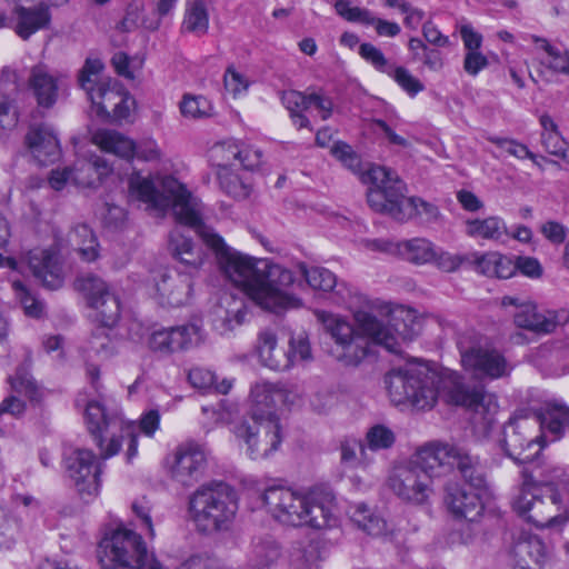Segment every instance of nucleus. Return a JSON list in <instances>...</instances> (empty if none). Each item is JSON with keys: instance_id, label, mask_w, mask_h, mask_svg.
<instances>
[{"instance_id": "1", "label": "nucleus", "mask_w": 569, "mask_h": 569, "mask_svg": "<svg viewBox=\"0 0 569 569\" xmlns=\"http://www.w3.org/2000/svg\"><path fill=\"white\" fill-rule=\"evenodd\" d=\"M129 197L157 216L171 207L176 220L188 226L213 250L222 274L260 308L279 313L302 306L288 292L295 283L291 270L269 259L256 258L229 247L212 228L202 222L201 203L171 176L129 178Z\"/></svg>"}, {"instance_id": "2", "label": "nucleus", "mask_w": 569, "mask_h": 569, "mask_svg": "<svg viewBox=\"0 0 569 569\" xmlns=\"http://www.w3.org/2000/svg\"><path fill=\"white\" fill-rule=\"evenodd\" d=\"M389 397L396 405L410 403L417 409L431 408L440 396L448 405L482 416L488 425L498 412L496 395L482 386H469L457 375L441 379L426 363L407 362L386 376Z\"/></svg>"}, {"instance_id": "3", "label": "nucleus", "mask_w": 569, "mask_h": 569, "mask_svg": "<svg viewBox=\"0 0 569 569\" xmlns=\"http://www.w3.org/2000/svg\"><path fill=\"white\" fill-rule=\"evenodd\" d=\"M262 500L271 517L286 526L321 530L337 522L335 496L319 488L301 491L270 487L263 492Z\"/></svg>"}, {"instance_id": "4", "label": "nucleus", "mask_w": 569, "mask_h": 569, "mask_svg": "<svg viewBox=\"0 0 569 569\" xmlns=\"http://www.w3.org/2000/svg\"><path fill=\"white\" fill-rule=\"evenodd\" d=\"M368 184L367 201L369 207L396 220L405 221L418 216L427 221L436 220L438 208L420 198H406V186L398 174L386 167H371L362 176Z\"/></svg>"}, {"instance_id": "5", "label": "nucleus", "mask_w": 569, "mask_h": 569, "mask_svg": "<svg viewBox=\"0 0 569 569\" xmlns=\"http://www.w3.org/2000/svg\"><path fill=\"white\" fill-rule=\"evenodd\" d=\"M513 510L539 528L561 527L569 521V485H539L525 478L512 501Z\"/></svg>"}, {"instance_id": "6", "label": "nucleus", "mask_w": 569, "mask_h": 569, "mask_svg": "<svg viewBox=\"0 0 569 569\" xmlns=\"http://www.w3.org/2000/svg\"><path fill=\"white\" fill-rule=\"evenodd\" d=\"M355 321L372 343L397 355L401 353L402 345L411 341L422 329V319L413 309L406 307L392 311L390 326L366 311H357Z\"/></svg>"}, {"instance_id": "7", "label": "nucleus", "mask_w": 569, "mask_h": 569, "mask_svg": "<svg viewBox=\"0 0 569 569\" xmlns=\"http://www.w3.org/2000/svg\"><path fill=\"white\" fill-rule=\"evenodd\" d=\"M238 509L232 488L223 482L199 487L190 497L189 512L199 530L210 532L227 527Z\"/></svg>"}, {"instance_id": "8", "label": "nucleus", "mask_w": 569, "mask_h": 569, "mask_svg": "<svg viewBox=\"0 0 569 569\" xmlns=\"http://www.w3.org/2000/svg\"><path fill=\"white\" fill-rule=\"evenodd\" d=\"M256 353L259 363L272 371H287L312 359L309 337L306 333L292 335L286 348L279 343L277 333L271 329H263L258 333Z\"/></svg>"}, {"instance_id": "9", "label": "nucleus", "mask_w": 569, "mask_h": 569, "mask_svg": "<svg viewBox=\"0 0 569 569\" xmlns=\"http://www.w3.org/2000/svg\"><path fill=\"white\" fill-rule=\"evenodd\" d=\"M317 320L335 341L333 356L345 366H358L368 353V340L358 328L357 333L352 323L339 315L316 310Z\"/></svg>"}, {"instance_id": "10", "label": "nucleus", "mask_w": 569, "mask_h": 569, "mask_svg": "<svg viewBox=\"0 0 569 569\" xmlns=\"http://www.w3.org/2000/svg\"><path fill=\"white\" fill-rule=\"evenodd\" d=\"M63 465L67 477L81 500L93 501L101 489V459L89 449L71 447L64 450Z\"/></svg>"}, {"instance_id": "11", "label": "nucleus", "mask_w": 569, "mask_h": 569, "mask_svg": "<svg viewBox=\"0 0 569 569\" xmlns=\"http://www.w3.org/2000/svg\"><path fill=\"white\" fill-rule=\"evenodd\" d=\"M299 398L298 391L287 383L259 380L250 387L249 415L256 423L277 425V403L290 407L296 405Z\"/></svg>"}, {"instance_id": "12", "label": "nucleus", "mask_w": 569, "mask_h": 569, "mask_svg": "<svg viewBox=\"0 0 569 569\" xmlns=\"http://www.w3.org/2000/svg\"><path fill=\"white\" fill-rule=\"evenodd\" d=\"M458 347L463 370L477 380H496L512 371L511 363L495 348L472 343L467 337L459 340Z\"/></svg>"}, {"instance_id": "13", "label": "nucleus", "mask_w": 569, "mask_h": 569, "mask_svg": "<svg viewBox=\"0 0 569 569\" xmlns=\"http://www.w3.org/2000/svg\"><path fill=\"white\" fill-rule=\"evenodd\" d=\"M208 462L206 447L193 440L178 445L164 459L170 478L186 487L198 482L203 476Z\"/></svg>"}, {"instance_id": "14", "label": "nucleus", "mask_w": 569, "mask_h": 569, "mask_svg": "<svg viewBox=\"0 0 569 569\" xmlns=\"http://www.w3.org/2000/svg\"><path fill=\"white\" fill-rule=\"evenodd\" d=\"M387 485L400 499L421 505L431 495V480L411 461L393 465Z\"/></svg>"}, {"instance_id": "15", "label": "nucleus", "mask_w": 569, "mask_h": 569, "mask_svg": "<svg viewBox=\"0 0 569 569\" xmlns=\"http://www.w3.org/2000/svg\"><path fill=\"white\" fill-rule=\"evenodd\" d=\"M501 305L515 306L518 308L515 313V323L519 328L530 330L536 333H550L558 326L569 321V311L566 309L538 312L537 306L531 301L521 300L518 297H503Z\"/></svg>"}, {"instance_id": "16", "label": "nucleus", "mask_w": 569, "mask_h": 569, "mask_svg": "<svg viewBox=\"0 0 569 569\" xmlns=\"http://www.w3.org/2000/svg\"><path fill=\"white\" fill-rule=\"evenodd\" d=\"M368 248L417 266L432 263L437 254V246L421 237L400 241L376 239L368 242Z\"/></svg>"}, {"instance_id": "17", "label": "nucleus", "mask_w": 569, "mask_h": 569, "mask_svg": "<svg viewBox=\"0 0 569 569\" xmlns=\"http://www.w3.org/2000/svg\"><path fill=\"white\" fill-rule=\"evenodd\" d=\"M203 340L200 326L187 323L153 331L148 338V347L153 352L171 355L198 346Z\"/></svg>"}, {"instance_id": "18", "label": "nucleus", "mask_w": 569, "mask_h": 569, "mask_svg": "<svg viewBox=\"0 0 569 569\" xmlns=\"http://www.w3.org/2000/svg\"><path fill=\"white\" fill-rule=\"evenodd\" d=\"M359 54L377 71L391 78L409 97L415 98L425 90V84L409 69L386 58L380 49L371 43H362Z\"/></svg>"}, {"instance_id": "19", "label": "nucleus", "mask_w": 569, "mask_h": 569, "mask_svg": "<svg viewBox=\"0 0 569 569\" xmlns=\"http://www.w3.org/2000/svg\"><path fill=\"white\" fill-rule=\"evenodd\" d=\"M459 455L460 451L449 443L429 441L418 447L410 460L431 480L456 465Z\"/></svg>"}, {"instance_id": "20", "label": "nucleus", "mask_w": 569, "mask_h": 569, "mask_svg": "<svg viewBox=\"0 0 569 569\" xmlns=\"http://www.w3.org/2000/svg\"><path fill=\"white\" fill-rule=\"evenodd\" d=\"M27 262L32 274L42 286L51 290L62 287L64 270L58 248L32 249L27 254Z\"/></svg>"}, {"instance_id": "21", "label": "nucleus", "mask_w": 569, "mask_h": 569, "mask_svg": "<svg viewBox=\"0 0 569 569\" xmlns=\"http://www.w3.org/2000/svg\"><path fill=\"white\" fill-rule=\"evenodd\" d=\"M11 27L22 40H29L40 30L49 29L51 24L50 6L40 1L33 6L17 4L11 11Z\"/></svg>"}, {"instance_id": "22", "label": "nucleus", "mask_w": 569, "mask_h": 569, "mask_svg": "<svg viewBox=\"0 0 569 569\" xmlns=\"http://www.w3.org/2000/svg\"><path fill=\"white\" fill-rule=\"evenodd\" d=\"M88 98L96 106L99 116L113 120L127 119L133 104V100L128 92L121 88L110 87V81L100 83Z\"/></svg>"}, {"instance_id": "23", "label": "nucleus", "mask_w": 569, "mask_h": 569, "mask_svg": "<svg viewBox=\"0 0 569 569\" xmlns=\"http://www.w3.org/2000/svg\"><path fill=\"white\" fill-rule=\"evenodd\" d=\"M192 288L190 272L169 270L156 282L157 297L161 305L180 307L189 301Z\"/></svg>"}, {"instance_id": "24", "label": "nucleus", "mask_w": 569, "mask_h": 569, "mask_svg": "<svg viewBox=\"0 0 569 569\" xmlns=\"http://www.w3.org/2000/svg\"><path fill=\"white\" fill-rule=\"evenodd\" d=\"M483 496L481 491L473 492L458 483H449L446 487L445 503L449 511L457 518L475 521L483 510Z\"/></svg>"}, {"instance_id": "25", "label": "nucleus", "mask_w": 569, "mask_h": 569, "mask_svg": "<svg viewBox=\"0 0 569 569\" xmlns=\"http://www.w3.org/2000/svg\"><path fill=\"white\" fill-rule=\"evenodd\" d=\"M563 429H547L548 435L536 436L526 442L522 432L519 429H511L507 433L503 442L507 453L516 461L525 463L533 460L540 450L545 447V440L548 436L551 440H557L562 437Z\"/></svg>"}, {"instance_id": "26", "label": "nucleus", "mask_w": 569, "mask_h": 569, "mask_svg": "<svg viewBox=\"0 0 569 569\" xmlns=\"http://www.w3.org/2000/svg\"><path fill=\"white\" fill-rule=\"evenodd\" d=\"M26 143L40 164H49L60 157V144L54 130L48 124L32 126L27 136Z\"/></svg>"}, {"instance_id": "27", "label": "nucleus", "mask_w": 569, "mask_h": 569, "mask_svg": "<svg viewBox=\"0 0 569 569\" xmlns=\"http://www.w3.org/2000/svg\"><path fill=\"white\" fill-rule=\"evenodd\" d=\"M91 439L100 451V459L106 460L117 455L123 441H128L127 461L131 462L138 453V435L128 432L126 436L123 429H91Z\"/></svg>"}, {"instance_id": "28", "label": "nucleus", "mask_w": 569, "mask_h": 569, "mask_svg": "<svg viewBox=\"0 0 569 569\" xmlns=\"http://www.w3.org/2000/svg\"><path fill=\"white\" fill-rule=\"evenodd\" d=\"M236 438L246 447L251 459H262L274 451L281 442L280 429H236Z\"/></svg>"}, {"instance_id": "29", "label": "nucleus", "mask_w": 569, "mask_h": 569, "mask_svg": "<svg viewBox=\"0 0 569 569\" xmlns=\"http://www.w3.org/2000/svg\"><path fill=\"white\" fill-rule=\"evenodd\" d=\"M61 80L62 76L51 73L44 64L40 63L31 68L28 84L39 106L50 108L56 103Z\"/></svg>"}, {"instance_id": "30", "label": "nucleus", "mask_w": 569, "mask_h": 569, "mask_svg": "<svg viewBox=\"0 0 569 569\" xmlns=\"http://www.w3.org/2000/svg\"><path fill=\"white\" fill-rule=\"evenodd\" d=\"M247 316V306L241 298L224 295L213 311V327L220 335H227L241 326Z\"/></svg>"}, {"instance_id": "31", "label": "nucleus", "mask_w": 569, "mask_h": 569, "mask_svg": "<svg viewBox=\"0 0 569 569\" xmlns=\"http://www.w3.org/2000/svg\"><path fill=\"white\" fill-rule=\"evenodd\" d=\"M465 232L468 237L493 243H506L510 239V229L499 216L469 219L465 222Z\"/></svg>"}, {"instance_id": "32", "label": "nucleus", "mask_w": 569, "mask_h": 569, "mask_svg": "<svg viewBox=\"0 0 569 569\" xmlns=\"http://www.w3.org/2000/svg\"><path fill=\"white\" fill-rule=\"evenodd\" d=\"M348 515L351 521L369 536L392 537L395 535V527L363 502L351 505Z\"/></svg>"}, {"instance_id": "33", "label": "nucleus", "mask_w": 569, "mask_h": 569, "mask_svg": "<svg viewBox=\"0 0 569 569\" xmlns=\"http://www.w3.org/2000/svg\"><path fill=\"white\" fill-rule=\"evenodd\" d=\"M528 419L541 427H569V407L560 402H548L539 410L520 409L509 422L515 425Z\"/></svg>"}, {"instance_id": "34", "label": "nucleus", "mask_w": 569, "mask_h": 569, "mask_svg": "<svg viewBox=\"0 0 569 569\" xmlns=\"http://www.w3.org/2000/svg\"><path fill=\"white\" fill-rule=\"evenodd\" d=\"M467 259L478 272L488 277L509 279L517 271L515 261L510 257L498 251H490L486 253L473 252L470 253V257Z\"/></svg>"}, {"instance_id": "35", "label": "nucleus", "mask_w": 569, "mask_h": 569, "mask_svg": "<svg viewBox=\"0 0 569 569\" xmlns=\"http://www.w3.org/2000/svg\"><path fill=\"white\" fill-rule=\"evenodd\" d=\"M67 243L87 263H92L100 257L98 238L86 223H78L71 228L67 236Z\"/></svg>"}, {"instance_id": "36", "label": "nucleus", "mask_w": 569, "mask_h": 569, "mask_svg": "<svg viewBox=\"0 0 569 569\" xmlns=\"http://www.w3.org/2000/svg\"><path fill=\"white\" fill-rule=\"evenodd\" d=\"M91 141L102 151L130 160L136 153V142L121 132L101 129L92 134Z\"/></svg>"}, {"instance_id": "37", "label": "nucleus", "mask_w": 569, "mask_h": 569, "mask_svg": "<svg viewBox=\"0 0 569 569\" xmlns=\"http://www.w3.org/2000/svg\"><path fill=\"white\" fill-rule=\"evenodd\" d=\"M209 30V11L203 0H190L186 3L181 31L202 37Z\"/></svg>"}, {"instance_id": "38", "label": "nucleus", "mask_w": 569, "mask_h": 569, "mask_svg": "<svg viewBox=\"0 0 569 569\" xmlns=\"http://www.w3.org/2000/svg\"><path fill=\"white\" fill-rule=\"evenodd\" d=\"M538 49L542 51L540 64L543 71L551 74H569V50H561L546 39H537Z\"/></svg>"}, {"instance_id": "39", "label": "nucleus", "mask_w": 569, "mask_h": 569, "mask_svg": "<svg viewBox=\"0 0 569 569\" xmlns=\"http://www.w3.org/2000/svg\"><path fill=\"white\" fill-rule=\"evenodd\" d=\"M169 247L172 253L184 263L190 271L198 270L203 260L200 252L193 251L192 241L184 236L180 228H174L169 236Z\"/></svg>"}, {"instance_id": "40", "label": "nucleus", "mask_w": 569, "mask_h": 569, "mask_svg": "<svg viewBox=\"0 0 569 569\" xmlns=\"http://www.w3.org/2000/svg\"><path fill=\"white\" fill-rule=\"evenodd\" d=\"M456 465L466 480V483L461 487H467L468 490H472L473 492L481 491V496H487L486 478L479 461L471 458L469 455L460 452Z\"/></svg>"}, {"instance_id": "41", "label": "nucleus", "mask_w": 569, "mask_h": 569, "mask_svg": "<svg viewBox=\"0 0 569 569\" xmlns=\"http://www.w3.org/2000/svg\"><path fill=\"white\" fill-rule=\"evenodd\" d=\"M281 550L272 538H260L253 541L250 563L257 569H269L280 558Z\"/></svg>"}, {"instance_id": "42", "label": "nucleus", "mask_w": 569, "mask_h": 569, "mask_svg": "<svg viewBox=\"0 0 569 569\" xmlns=\"http://www.w3.org/2000/svg\"><path fill=\"white\" fill-rule=\"evenodd\" d=\"M513 552L520 558V563H527L530 559L538 566H542L549 558V549L537 536L522 537L513 547Z\"/></svg>"}, {"instance_id": "43", "label": "nucleus", "mask_w": 569, "mask_h": 569, "mask_svg": "<svg viewBox=\"0 0 569 569\" xmlns=\"http://www.w3.org/2000/svg\"><path fill=\"white\" fill-rule=\"evenodd\" d=\"M89 307L93 310L94 321L100 323L101 327L112 328L120 319L121 307L116 293L103 296L102 299L94 300Z\"/></svg>"}, {"instance_id": "44", "label": "nucleus", "mask_w": 569, "mask_h": 569, "mask_svg": "<svg viewBox=\"0 0 569 569\" xmlns=\"http://www.w3.org/2000/svg\"><path fill=\"white\" fill-rule=\"evenodd\" d=\"M74 288L83 296L87 305H91L94 300H100L103 296L114 293L110 286L99 276L86 273L74 281Z\"/></svg>"}, {"instance_id": "45", "label": "nucleus", "mask_w": 569, "mask_h": 569, "mask_svg": "<svg viewBox=\"0 0 569 569\" xmlns=\"http://www.w3.org/2000/svg\"><path fill=\"white\" fill-rule=\"evenodd\" d=\"M72 181L81 187H92L96 180H99L102 176L108 174L110 168L103 160L97 159L96 161H80L74 168Z\"/></svg>"}, {"instance_id": "46", "label": "nucleus", "mask_w": 569, "mask_h": 569, "mask_svg": "<svg viewBox=\"0 0 569 569\" xmlns=\"http://www.w3.org/2000/svg\"><path fill=\"white\" fill-rule=\"evenodd\" d=\"M179 109L186 119L201 120L213 116L214 108L210 100L203 96L186 93L179 102Z\"/></svg>"}, {"instance_id": "47", "label": "nucleus", "mask_w": 569, "mask_h": 569, "mask_svg": "<svg viewBox=\"0 0 569 569\" xmlns=\"http://www.w3.org/2000/svg\"><path fill=\"white\" fill-rule=\"evenodd\" d=\"M299 272L307 283L317 291H331L337 284V277L329 269L323 267L308 268L306 263L298 264Z\"/></svg>"}, {"instance_id": "48", "label": "nucleus", "mask_w": 569, "mask_h": 569, "mask_svg": "<svg viewBox=\"0 0 569 569\" xmlns=\"http://www.w3.org/2000/svg\"><path fill=\"white\" fill-rule=\"evenodd\" d=\"M216 174L219 186L226 194L234 199H246L249 197L251 186L231 168L216 171Z\"/></svg>"}, {"instance_id": "49", "label": "nucleus", "mask_w": 569, "mask_h": 569, "mask_svg": "<svg viewBox=\"0 0 569 569\" xmlns=\"http://www.w3.org/2000/svg\"><path fill=\"white\" fill-rule=\"evenodd\" d=\"M103 70V63L98 58H87L83 67L79 71L78 81L80 87L89 96L100 83H107L109 80H101L100 73Z\"/></svg>"}, {"instance_id": "50", "label": "nucleus", "mask_w": 569, "mask_h": 569, "mask_svg": "<svg viewBox=\"0 0 569 569\" xmlns=\"http://www.w3.org/2000/svg\"><path fill=\"white\" fill-rule=\"evenodd\" d=\"M240 146L234 141H223L216 143L210 149V161L217 168V171L229 169L232 161L238 160Z\"/></svg>"}, {"instance_id": "51", "label": "nucleus", "mask_w": 569, "mask_h": 569, "mask_svg": "<svg viewBox=\"0 0 569 569\" xmlns=\"http://www.w3.org/2000/svg\"><path fill=\"white\" fill-rule=\"evenodd\" d=\"M88 348L103 359L110 358L117 352V343L104 327H99L92 332Z\"/></svg>"}, {"instance_id": "52", "label": "nucleus", "mask_w": 569, "mask_h": 569, "mask_svg": "<svg viewBox=\"0 0 569 569\" xmlns=\"http://www.w3.org/2000/svg\"><path fill=\"white\" fill-rule=\"evenodd\" d=\"M488 141L505 150L508 154L517 159H530L536 166L540 167L538 157L531 152L528 147L515 139L489 136Z\"/></svg>"}, {"instance_id": "53", "label": "nucleus", "mask_w": 569, "mask_h": 569, "mask_svg": "<svg viewBox=\"0 0 569 569\" xmlns=\"http://www.w3.org/2000/svg\"><path fill=\"white\" fill-rule=\"evenodd\" d=\"M11 388L21 395H24L30 400H39L41 391L36 381L24 368L18 369L14 376L9 378Z\"/></svg>"}, {"instance_id": "54", "label": "nucleus", "mask_w": 569, "mask_h": 569, "mask_svg": "<svg viewBox=\"0 0 569 569\" xmlns=\"http://www.w3.org/2000/svg\"><path fill=\"white\" fill-rule=\"evenodd\" d=\"M86 421L93 427L120 426L122 418L118 415L109 416L103 406L98 401H91L86 406Z\"/></svg>"}, {"instance_id": "55", "label": "nucleus", "mask_w": 569, "mask_h": 569, "mask_svg": "<svg viewBox=\"0 0 569 569\" xmlns=\"http://www.w3.org/2000/svg\"><path fill=\"white\" fill-rule=\"evenodd\" d=\"M20 533V522L0 509V550L10 549Z\"/></svg>"}, {"instance_id": "56", "label": "nucleus", "mask_w": 569, "mask_h": 569, "mask_svg": "<svg viewBox=\"0 0 569 569\" xmlns=\"http://www.w3.org/2000/svg\"><path fill=\"white\" fill-rule=\"evenodd\" d=\"M144 10V6L141 1L131 2L127 10L126 16L120 22L119 27L122 31H132L141 24H143L147 29L156 30L159 28V21L151 22L147 24L141 20L142 12Z\"/></svg>"}, {"instance_id": "57", "label": "nucleus", "mask_w": 569, "mask_h": 569, "mask_svg": "<svg viewBox=\"0 0 569 569\" xmlns=\"http://www.w3.org/2000/svg\"><path fill=\"white\" fill-rule=\"evenodd\" d=\"M223 84L228 93L238 98L248 91L250 81L243 72L237 70L233 66H229L223 76Z\"/></svg>"}, {"instance_id": "58", "label": "nucleus", "mask_w": 569, "mask_h": 569, "mask_svg": "<svg viewBox=\"0 0 569 569\" xmlns=\"http://www.w3.org/2000/svg\"><path fill=\"white\" fill-rule=\"evenodd\" d=\"M114 71L127 79H134L136 72L142 68V59L130 58L124 52H116L111 59Z\"/></svg>"}, {"instance_id": "59", "label": "nucleus", "mask_w": 569, "mask_h": 569, "mask_svg": "<svg viewBox=\"0 0 569 569\" xmlns=\"http://www.w3.org/2000/svg\"><path fill=\"white\" fill-rule=\"evenodd\" d=\"M203 415L208 417V422L216 425H229L233 416L238 412L237 406L228 401H221L216 407H203Z\"/></svg>"}, {"instance_id": "60", "label": "nucleus", "mask_w": 569, "mask_h": 569, "mask_svg": "<svg viewBox=\"0 0 569 569\" xmlns=\"http://www.w3.org/2000/svg\"><path fill=\"white\" fill-rule=\"evenodd\" d=\"M545 150L569 164V142L559 133L541 134Z\"/></svg>"}, {"instance_id": "61", "label": "nucleus", "mask_w": 569, "mask_h": 569, "mask_svg": "<svg viewBox=\"0 0 569 569\" xmlns=\"http://www.w3.org/2000/svg\"><path fill=\"white\" fill-rule=\"evenodd\" d=\"M395 442L392 429H369L366 435V447L372 451L389 449Z\"/></svg>"}, {"instance_id": "62", "label": "nucleus", "mask_w": 569, "mask_h": 569, "mask_svg": "<svg viewBox=\"0 0 569 569\" xmlns=\"http://www.w3.org/2000/svg\"><path fill=\"white\" fill-rule=\"evenodd\" d=\"M12 288L23 306L24 312L30 317H40L43 311V306L29 293L26 286L19 280H12Z\"/></svg>"}, {"instance_id": "63", "label": "nucleus", "mask_w": 569, "mask_h": 569, "mask_svg": "<svg viewBox=\"0 0 569 569\" xmlns=\"http://www.w3.org/2000/svg\"><path fill=\"white\" fill-rule=\"evenodd\" d=\"M18 124V111L12 99L0 96V134L11 131Z\"/></svg>"}, {"instance_id": "64", "label": "nucleus", "mask_w": 569, "mask_h": 569, "mask_svg": "<svg viewBox=\"0 0 569 569\" xmlns=\"http://www.w3.org/2000/svg\"><path fill=\"white\" fill-rule=\"evenodd\" d=\"M131 510L136 517L141 520V523L147 527L148 538L151 540L154 539L156 530L153 528L152 519L150 516L151 502L147 499V497L137 498L131 505Z\"/></svg>"}]
</instances>
